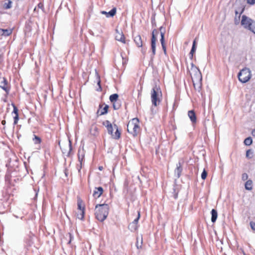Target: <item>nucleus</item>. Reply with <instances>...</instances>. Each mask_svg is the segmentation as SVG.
Wrapping results in <instances>:
<instances>
[{"label": "nucleus", "instance_id": "obj_43", "mask_svg": "<svg viewBox=\"0 0 255 255\" xmlns=\"http://www.w3.org/2000/svg\"><path fill=\"white\" fill-rule=\"evenodd\" d=\"M142 243V240L141 239V240L140 244L139 245V243H138V239H137V242H136V247H137V248L138 249H139V248H141Z\"/></svg>", "mask_w": 255, "mask_h": 255}, {"label": "nucleus", "instance_id": "obj_25", "mask_svg": "<svg viewBox=\"0 0 255 255\" xmlns=\"http://www.w3.org/2000/svg\"><path fill=\"white\" fill-rule=\"evenodd\" d=\"M12 1L9 0H6L3 4V7L4 9H9L11 7Z\"/></svg>", "mask_w": 255, "mask_h": 255}, {"label": "nucleus", "instance_id": "obj_8", "mask_svg": "<svg viewBox=\"0 0 255 255\" xmlns=\"http://www.w3.org/2000/svg\"><path fill=\"white\" fill-rule=\"evenodd\" d=\"M158 34V31L156 29H154L152 32V37L151 39V47L152 55L154 56L155 54L156 50V41L157 40L156 36Z\"/></svg>", "mask_w": 255, "mask_h": 255}, {"label": "nucleus", "instance_id": "obj_51", "mask_svg": "<svg viewBox=\"0 0 255 255\" xmlns=\"http://www.w3.org/2000/svg\"><path fill=\"white\" fill-rule=\"evenodd\" d=\"M34 191L35 192V197H34V199H35L36 198L37 196L38 193L36 192V190L35 189H34Z\"/></svg>", "mask_w": 255, "mask_h": 255}, {"label": "nucleus", "instance_id": "obj_52", "mask_svg": "<svg viewBox=\"0 0 255 255\" xmlns=\"http://www.w3.org/2000/svg\"><path fill=\"white\" fill-rule=\"evenodd\" d=\"M98 168L100 171H102L103 169V166H99Z\"/></svg>", "mask_w": 255, "mask_h": 255}, {"label": "nucleus", "instance_id": "obj_33", "mask_svg": "<svg viewBox=\"0 0 255 255\" xmlns=\"http://www.w3.org/2000/svg\"><path fill=\"white\" fill-rule=\"evenodd\" d=\"M98 128L96 126L92 127L91 129V132L94 135H96Z\"/></svg>", "mask_w": 255, "mask_h": 255}, {"label": "nucleus", "instance_id": "obj_44", "mask_svg": "<svg viewBox=\"0 0 255 255\" xmlns=\"http://www.w3.org/2000/svg\"><path fill=\"white\" fill-rule=\"evenodd\" d=\"M247 3L250 4H254L255 3V0H247Z\"/></svg>", "mask_w": 255, "mask_h": 255}, {"label": "nucleus", "instance_id": "obj_34", "mask_svg": "<svg viewBox=\"0 0 255 255\" xmlns=\"http://www.w3.org/2000/svg\"><path fill=\"white\" fill-rule=\"evenodd\" d=\"M33 140L35 144L40 143L41 142L40 138L36 135H34V138L33 139Z\"/></svg>", "mask_w": 255, "mask_h": 255}, {"label": "nucleus", "instance_id": "obj_2", "mask_svg": "<svg viewBox=\"0 0 255 255\" xmlns=\"http://www.w3.org/2000/svg\"><path fill=\"white\" fill-rule=\"evenodd\" d=\"M107 129L108 132L111 135L112 137L116 139H118L121 137V132L119 130L117 125H113L109 121L106 120L103 123Z\"/></svg>", "mask_w": 255, "mask_h": 255}, {"label": "nucleus", "instance_id": "obj_53", "mask_svg": "<svg viewBox=\"0 0 255 255\" xmlns=\"http://www.w3.org/2000/svg\"><path fill=\"white\" fill-rule=\"evenodd\" d=\"M0 30H3V29L0 28ZM2 33H3V31H0V35H2Z\"/></svg>", "mask_w": 255, "mask_h": 255}, {"label": "nucleus", "instance_id": "obj_4", "mask_svg": "<svg viewBox=\"0 0 255 255\" xmlns=\"http://www.w3.org/2000/svg\"><path fill=\"white\" fill-rule=\"evenodd\" d=\"M241 25L255 34V21L245 15H242Z\"/></svg>", "mask_w": 255, "mask_h": 255}, {"label": "nucleus", "instance_id": "obj_13", "mask_svg": "<svg viewBox=\"0 0 255 255\" xmlns=\"http://www.w3.org/2000/svg\"><path fill=\"white\" fill-rule=\"evenodd\" d=\"M117 9L116 7L112 8L109 12L106 11H101V13L103 14L106 15L107 17H113L116 13Z\"/></svg>", "mask_w": 255, "mask_h": 255}, {"label": "nucleus", "instance_id": "obj_40", "mask_svg": "<svg viewBox=\"0 0 255 255\" xmlns=\"http://www.w3.org/2000/svg\"><path fill=\"white\" fill-rule=\"evenodd\" d=\"M244 10V8H243L242 9L240 13L239 14V19H237L236 18H235V24H237L239 23V20H240V15L243 12Z\"/></svg>", "mask_w": 255, "mask_h": 255}, {"label": "nucleus", "instance_id": "obj_5", "mask_svg": "<svg viewBox=\"0 0 255 255\" xmlns=\"http://www.w3.org/2000/svg\"><path fill=\"white\" fill-rule=\"evenodd\" d=\"M239 80L242 83L249 81L252 77L251 71L250 69L244 68L241 70L238 74Z\"/></svg>", "mask_w": 255, "mask_h": 255}, {"label": "nucleus", "instance_id": "obj_19", "mask_svg": "<svg viewBox=\"0 0 255 255\" xmlns=\"http://www.w3.org/2000/svg\"><path fill=\"white\" fill-rule=\"evenodd\" d=\"M196 49V38L194 39L193 42L192 47L191 50L190 52L189 55L190 58L192 59L193 58V56L194 54L195 53Z\"/></svg>", "mask_w": 255, "mask_h": 255}, {"label": "nucleus", "instance_id": "obj_50", "mask_svg": "<svg viewBox=\"0 0 255 255\" xmlns=\"http://www.w3.org/2000/svg\"><path fill=\"white\" fill-rule=\"evenodd\" d=\"M5 123H6L5 121L3 120V121H1V124H2V125H4L5 124Z\"/></svg>", "mask_w": 255, "mask_h": 255}, {"label": "nucleus", "instance_id": "obj_10", "mask_svg": "<svg viewBox=\"0 0 255 255\" xmlns=\"http://www.w3.org/2000/svg\"><path fill=\"white\" fill-rule=\"evenodd\" d=\"M182 171V165H181V163L180 162H179L176 164V168L174 171L175 175L177 178H179L180 177Z\"/></svg>", "mask_w": 255, "mask_h": 255}, {"label": "nucleus", "instance_id": "obj_38", "mask_svg": "<svg viewBox=\"0 0 255 255\" xmlns=\"http://www.w3.org/2000/svg\"><path fill=\"white\" fill-rule=\"evenodd\" d=\"M137 213H138V215H137V218L136 219H135L133 220V221L132 222L133 223H134L136 225H137L138 220H139V219L140 218V212H139V211H138Z\"/></svg>", "mask_w": 255, "mask_h": 255}, {"label": "nucleus", "instance_id": "obj_55", "mask_svg": "<svg viewBox=\"0 0 255 255\" xmlns=\"http://www.w3.org/2000/svg\"><path fill=\"white\" fill-rule=\"evenodd\" d=\"M235 13L236 15L238 14V12L237 10L236 11Z\"/></svg>", "mask_w": 255, "mask_h": 255}, {"label": "nucleus", "instance_id": "obj_35", "mask_svg": "<svg viewBox=\"0 0 255 255\" xmlns=\"http://www.w3.org/2000/svg\"><path fill=\"white\" fill-rule=\"evenodd\" d=\"M78 209H79V211H80L81 210L84 211L85 208L84 207H82V202L80 201H78Z\"/></svg>", "mask_w": 255, "mask_h": 255}, {"label": "nucleus", "instance_id": "obj_26", "mask_svg": "<svg viewBox=\"0 0 255 255\" xmlns=\"http://www.w3.org/2000/svg\"><path fill=\"white\" fill-rule=\"evenodd\" d=\"M138 228L137 225L135 224L134 223H133L132 222L131 223L128 225V229L132 232L135 231Z\"/></svg>", "mask_w": 255, "mask_h": 255}, {"label": "nucleus", "instance_id": "obj_45", "mask_svg": "<svg viewBox=\"0 0 255 255\" xmlns=\"http://www.w3.org/2000/svg\"><path fill=\"white\" fill-rule=\"evenodd\" d=\"M3 59V55L2 54H0V63H1Z\"/></svg>", "mask_w": 255, "mask_h": 255}, {"label": "nucleus", "instance_id": "obj_41", "mask_svg": "<svg viewBox=\"0 0 255 255\" xmlns=\"http://www.w3.org/2000/svg\"><path fill=\"white\" fill-rule=\"evenodd\" d=\"M250 226L251 227V229L254 231L255 232V223L253 222V221H251V222H250Z\"/></svg>", "mask_w": 255, "mask_h": 255}, {"label": "nucleus", "instance_id": "obj_16", "mask_svg": "<svg viewBox=\"0 0 255 255\" xmlns=\"http://www.w3.org/2000/svg\"><path fill=\"white\" fill-rule=\"evenodd\" d=\"M188 116L193 124L196 122V116L193 110L189 111Z\"/></svg>", "mask_w": 255, "mask_h": 255}, {"label": "nucleus", "instance_id": "obj_9", "mask_svg": "<svg viewBox=\"0 0 255 255\" xmlns=\"http://www.w3.org/2000/svg\"><path fill=\"white\" fill-rule=\"evenodd\" d=\"M8 82L4 77H0V88L2 89L7 94L9 93L10 88L7 86Z\"/></svg>", "mask_w": 255, "mask_h": 255}, {"label": "nucleus", "instance_id": "obj_23", "mask_svg": "<svg viewBox=\"0 0 255 255\" xmlns=\"http://www.w3.org/2000/svg\"><path fill=\"white\" fill-rule=\"evenodd\" d=\"M245 188L247 190H251L253 189V182L251 180H248L245 183Z\"/></svg>", "mask_w": 255, "mask_h": 255}, {"label": "nucleus", "instance_id": "obj_47", "mask_svg": "<svg viewBox=\"0 0 255 255\" xmlns=\"http://www.w3.org/2000/svg\"><path fill=\"white\" fill-rule=\"evenodd\" d=\"M43 4H42V3H38V7L39 8H42L43 7Z\"/></svg>", "mask_w": 255, "mask_h": 255}, {"label": "nucleus", "instance_id": "obj_11", "mask_svg": "<svg viewBox=\"0 0 255 255\" xmlns=\"http://www.w3.org/2000/svg\"><path fill=\"white\" fill-rule=\"evenodd\" d=\"M115 38L117 40L122 42L123 43H125V37L123 32H120L118 30H116V34Z\"/></svg>", "mask_w": 255, "mask_h": 255}, {"label": "nucleus", "instance_id": "obj_39", "mask_svg": "<svg viewBox=\"0 0 255 255\" xmlns=\"http://www.w3.org/2000/svg\"><path fill=\"white\" fill-rule=\"evenodd\" d=\"M248 178V175L247 173H244L242 174V179L243 180L245 181L247 180Z\"/></svg>", "mask_w": 255, "mask_h": 255}, {"label": "nucleus", "instance_id": "obj_56", "mask_svg": "<svg viewBox=\"0 0 255 255\" xmlns=\"http://www.w3.org/2000/svg\"><path fill=\"white\" fill-rule=\"evenodd\" d=\"M142 53H144V52H145V51H143V50H142Z\"/></svg>", "mask_w": 255, "mask_h": 255}, {"label": "nucleus", "instance_id": "obj_27", "mask_svg": "<svg viewBox=\"0 0 255 255\" xmlns=\"http://www.w3.org/2000/svg\"><path fill=\"white\" fill-rule=\"evenodd\" d=\"M253 156V151L252 149H248L246 151V157L251 159Z\"/></svg>", "mask_w": 255, "mask_h": 255}, {"label": "nucleus", "instance_id": "obj_48", "mask_svg": "<svg viewBox=\"0 0 255 255\" xmlns=\"http://www.w3.org/2000/svg\"><path fill=\"white\" fill-rule=\"evenodd\" d=\"M64 173L66 175V176H68V170L67 169H65L64 170Z\"/></svg>", "mask_w": 255, "mask_h": 255}, {"label": "nucleus", "instance_id": "obj_18", "mask_svg": "<svg viewBox=\"0 0 255 255\" xmlns=\"http://www.w3.org/2000/svg\"><path fill=\"white\" fill-rule=\"evenodd\" d=\"M109 106L106 105L104 108L102 109V106L100 105V109L98 111V113H100V115H103L108 113Z\"/></svg>", "mask_w": 255, "mask_h": 255}, {"label": "nucleus", "instance_id": "obj_1", "mask_svg": "<svg viewBox=\"0 0 255 255\" xmlns=\"http://www.w3.org/2000/svg\"><path fill=\"white\" fill-rule=\"evenodd\" d=\"M109 207L108 204H97L95 207V216L99 221H104L109 214Z\"/></svg>", "mask_w": 255, "mask_h": 255}, {"label": "nucleus", "instance_id": "obj_12", "mask_svg": "<svg viewBox=\"0 0 255 255\" xmlns=\"http://www.w3.org/2000/svg\"><path fill=\"white\" fill-rule=\"evenodd\" d=\"M103 192V189L102 187H96L93 192V196L95 198L100 197Z\"/></svg>", "mask_w": 255, "mask_h": 255}, {"label": "nucleus", "instance_id": "obj_15", "mask_svg": "<svg viewBox=\"0 0 255 255\" xmlns=\"http://www.w3.org/2000/svg\"><path fill=\"white\" fill-rule=\"evenodd\" d=\"M134 41L138 47H141L143 45L142 40L140 35H137L134 37Z\"/></svg>", "mask_w": 255, "mask_h": 255}, {"label": "nucleus", "instance_id": "obj_22", "mask_svg": "<svg viewBox=\"0 0 255 255\" xmlns=\"http://www.w3.org/2000/svg\"><path fill=\"white\" fill-rule=\"evenodd\" d=\"M211 221L213 223H214L216 222L217 217H218V213L217 211L215 209H212L211 211Z\"/></svg>", "mask_w": 255, "mask_h": 255}, {"label": "nucleus", "instance_id": "obj_46", "mask_svg": "<svg viewBox=\"0 0 255 255\" xmlns=\"http://www.w3.org/2000/svg\"><path fill=\"white\" fill-rule=\"evenodd\" d=\"M162 46V48L164 51V52L165 54H166V46H165V44H163V45H161Z\"/></svg>", "mask_w": 255, "mask_h": 255}, {"label": "nucleus", "instance_id": "obj_6", "mask_svg": "<svg viewBox=\"0 0 255 255\" xmlns=\"http://www.w3.org/2000/svg\"><path fill=\"white\" fill-rule=\"evenodd\" d=\"M59 145L63 153L67 156H69L72 149L71 141L69 140L68 142L63 143L62 146H60V142L59 141Z\"/></svg>", "mask_w": 255, "mask_h": 255}, {"label": "nucleus", "instance_id": "obj_30", "mask_svg": "<svg viewBox=\"0 0 255 255\" xmlns=\"http://www.w3.org/2000/svg\"><path fill=\"white\" fill-rule=\"evenodd\" d=\"M253 142L252 139L251 137L246 138L244 140V143L246 145H250Z\"/></svg>", "mask_w": 255, "mask_h": 255}, {"label": "nucleus", "instance_id": "obj_49", "mask_svg": "<svg viewBox=\"0 0 255 255\" xmlns=\"http://www.w3.org/2000/svg\"><path fill=\"white\" fill-rule=\"evenodd\" d=\"M252 135H253V136H255V129H254V130L252 131Z\"/></svg>", "mask_w": 255, "mask_h": 255}, {"label": "nucleus", "instance_id": "obj_42", "mask_svg": "<svg viewBox=\"0 0 255 255\" xmlns=\"http://www.w3.org/2000/svg\"><path fill=\"white\" fill-rule=\"evenodd\" d=\"M13 118H14L13 124L14 125H16L17 124V122H18V120L19 119L18 115H15L14 117Z\"/></svg>", "mask_w": 255, "mask_h": 255}, {"label": "nucleus", "instance_id": "obj_36", "mask_svg": "<svg viewBox=\"0 0 255 255\" xmlns=\"http://www.w3.org/2000/svg\"><path fill=\"white\" fill-rule=\"evenodd\" d=\"M12 106L13 108V113L15 115H18V109L17 108V107L15 106V105L13 104H12Z\"/></svg>", "mask_w": 255, "mask_h": 255}, {"label": "nucleus", "instance_id": "obj_29", "mask_svg": "<svg viewBox=\"0 0 255 255\" xmlns=\"http://www.w3.org/2000/svg\"><path fill=\"white\" fill-rule=\"evenodd\" d=\"M178 190L175 187L173 188V192H172V196L174 199H176L178 197Z\"/></svg>", "mask_w": 255, "mask_h": 255}, {"label": "nucleus", "instance_id": "obj_20", "mask_svg": "<svg viewBox=\"0 0 255 255\" xmlns=\"http://www.w3.org/2000/svg\"><path fill=\"white\" fill-rule=\"evenodd\" d=\"M78 160L80 163V165H81V166L80 167V168L78 169L79 170V172L81 170V168H82V161L83 160H84V154L83 153V151H81L80 150H79L78 151Z\"/></svg>", "mask_w": 255, "mask_h": 255}, {"label": "nucleus", "instance_id": "obj_57", "mask_svg": "<svg viewBox=\"0 0 255 255\" xmlns=\"http://www.w3.org/2000/svg\"><path fill=\"white\" fill-rule=\"evenodd\" d=\"M192 66L193 67H194V65H193V63L192 64Z\"/></svg>", "mask_w": 255, "mask_h": 255}, {"label": "nucleus", "instance_id": "obj_24", "mask_svg": "<svg viewBox=\"0 0 255 255\" xmlns=\"http://www.w3.org/2000/svg\"><path fill=\"white\" fill-rule=\"evenodd\" d=\"M119 95L117 94H114L110 96V101L113 102H117L118 101Z\"/></svg>", "mask_w": 255, "mask_h": 255}, {"label": "nucleus", "instance_id": "obj_7", "mask_svg": "<svg viewBox=\"0 0 255 255\" xmlns=\"http://www.w3.org/2000/svg\"><path fill=\"white\" fill-rule=\"evenodd\" d=\"M195 72V74L194 75V78L192 77V81L193 83V85L195 89H196V85L195 83V80H196L197 82H198V90H199V89L201 88V81L202 80V76L201 72H200L199 70L196 67H195L193 68Z\"/></svg>", "mask_w": 255, "mask_h": 255}, {"label": "nucleus", "instance_id": "obj_21", "mask_svg": "<svg viewBox=\"0 0 255 255\" xmlns=\"http://www.w3.org/2000/svg\"><path fill=\"white\" fill-rule=\"evenodd\" d=\"M160 35H161V39H160V42L161 45L165 44L164 42V33H165V28L163 27H160Z\"/></svg>", "mask_w": 255, "mask_h": 255}, {"label": "nucleus", "instance_id": "obj_37", "mask_svg": "<svg viewBox=\"0 0 255 255\" xmlns=\"http://www.w3.org/2000/svg\"><path fill=\"white\" fill-rule=\"evenodd\" d=\"M207 175V172L204 169L201 174V178L202 179L204 180L206 178Z\"/></svg>", "mask_w": 255, "mask_h": 255}, {"label": "nucleus", "instance_id": "obj_54", "mask_svg": "<svg viewBox=\"0 0 255 255\" xmlns=\"http://www.w3.org/2000/svg\"><path fill=\"white\" fill-rule=\"evenodd\" d=\"M98 84L100 88L101 89V86H100V80H99V81L98 82Z\"/></svg>", "mask_w": 255, "mask_h": 255}, {"label": "nucleus", "instance_id": "obj_3", "mask_svg": "<svg viewBox=\"0 0 255 255\" xmlns=\"http://www.w3.org/2000/svg\"><path fill=\"white\" fill-rule=\"evenodd\" d=\"M151 100L152 104L155 107L159 104L162 97V92L159 86L155 85L151 91Z\"/></svg>", "mask_w": 255, "mask_h": 255}, {"label": "nucleus", "instance_id": "obj_32", "mask_svg": "<svg viewBox=\"0 0 255 255\" xmlns=\"http://www.w3.org/2000/svg\"><path fill=\"white\" fill-rule=\"evenodd\" d=\"M112 103H113V108L115 110H118L120 109V108L121 107V105L118 101L115 102H113Z\"/></svg>", "mask_w": 255, "mask_h": 255}, {"label": "nucleus", "instance_id": "obj_31", "mask_svg": "<svg viewBox=\"0 0 255 255\" xmlns=\"http://www.w3.org/2000/svg\"><path fill=\"white\" fill-rule=\"evenodd\" d=\"M84 214H85V212H84V211L83 210H81L80 211H79V213L77 214V218L80 219V220H83L84 219Z\"/></svg>", "mask_w": 255, "mask_h": 255}, {"label": "nucleus", "instance_id": "obj_28", "mask_svg": "<svg viewBox=\"0 0 255 255\" xmlns=\"http://www.w3.org/2000/svg\"><path fill=\"white\" fill-rule=\"evenodd\" d=\"M0 31H3L2 35H3L4 36H7L9 35L12 32V31L11 29H3V30H0Z\"/></svg>", "mask_w": 255, "mask_h": 255}, {"label": "nucleus", "instance_id": "obj_17", "mask_svg": "<svg viewBox=\"0 0 255 255\" xmlns=\"http://www.w3.org/2000/svg\"><path fill=\"white\" fill-rule=\"evenodd\" d=\"M134 121H136V122L138 123V120L137 119H133L132 120V121L130 122H129L127 125V130L128 133H130L131 134V131L133 129V122Z\"/></svg>", "mask_w": 255, "mask_h": 255}, {"label": "nucleus", "instance_id": "obj_14", "mask_svg": "<svg viewBox=\"0 0 255 255\" xmlns=\"http://www.w3.org/2000/svg\"><path fill=\"white\" fill-rule=\"evenodd\" d=\"M140 131V127L138 125V123H134L133 122V129L131 131V134H132L133 136H135L137 135L138 133Z\"/></svg>", "mask_w": 255, "mask_h": 255}]
</instances>
